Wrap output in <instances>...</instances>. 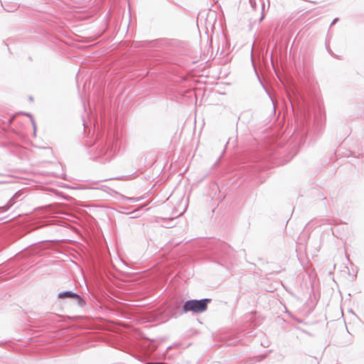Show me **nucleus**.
Here are the masks:
<instances>
[{"label":"nucleus","mask_w":364,"mask_h":364,"mask_svg":"<svg viewBox=\"0 0 364 364\" xmlns=\"http://www.w3.org/2000/svg\"><path fill=\"white\" fill-rule=\"evenodd\" d=\"M210 299L201 300H189L185 302L183 306L184 312L193 311L194 313H201L206 311L208 304L210 302Z\"/></svg>","instance_id":"1"},{"label":"nucleus","mask_w":364,"mask_h":364,"mask_svg":"<svg viewBox=\"0 0 364 364\" xmlns=\"http://www.w3.org/2000/svg\"><path fill=\"white\" fill-rule=\"evenodd\" d=\"M59 298H61V299H63V298H65V297H69V298H77V299H80V296L74 293H72L70 291H66V292H64V293H60L59 294Z\"/></svg>","instance_id":"2"}]
</instances>
